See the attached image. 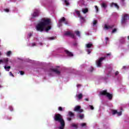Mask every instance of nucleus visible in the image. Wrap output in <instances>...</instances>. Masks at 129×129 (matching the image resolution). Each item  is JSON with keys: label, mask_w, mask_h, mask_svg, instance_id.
Returning <instances> with one entry per match:
<instances>
[{"label": "nucleus", "mask_w": 129, "mask_h": 129, "mask_svg": "<svg viewBox=\"0 0 129 129\" xmlns=\"http://www.w3.org/2000/svg\"><path fill=\"white\" fill-rule=\"evenodd\" d=\"M95 8L96 9V13H98V7L97 6H95Z\"/></svg>", "instance_id": "35"}, {"label": "nucleus", "mask_w": 129, "mask_h": 129, "mask_svg": "<svg viewBox=\"0 0 129 129\" xmlns=\"http://www.w3.org/2000/svg\"><path fill=\"white\" fill-rule=\"evenodd\" d=\"M65 52L66 54L69 56V57H73V53L72 52L68 51V50H65Z\"/></svg>", "instance_id": "13"}, {"label": "nucleus", "mask_w": 129, "mask_h": 129, "mask_svg": "<svg viewBox=\"0 0 129 129\" xmlns=\"http://www.w3.org/2000/svg\"><path fill=\"white\" fill-rule=\"evenodd\" d=\"M51 71H52V72H54V73L57 74L58 75L61 73L57 69H52Z\"/></svg>", "instance_id": "12"}, {"label": "nucleus", "mask_w": 129, "mask_h": 129, "mask_svg": "<svg viewBox=\"0 0 129 129\" xmlns=\"http://www.w3.org/2000/svg\"><path fill=\"white\" fill-rule=\"evenodd\" d=\"M0 87H1V86H0Z\"/></svg>", "instance_id": "58"}, {"label": "nucleus", "mask_w": 129, "mask_h": 129, "mask_svg": "<svg viewBox=\"0 0 129 129\" xmlns=\"http://www.w3.org/2000/svg\"><path fill=\"white\" fill-rule=\"evenodd\" d=\"M77 87H80L81 86V85L78 84V85H77Z\"/></svg>", "instance_id": "49"}, {"label": "nucleus", "mask_w": 129, "mask_h": 129, "mask_svg": "<svg viewBox=\"0 0 129 129\" xmlns=\"http://www.w3.org/2000/svg\"><path fill=\"white\" fill-rule=\"evenodd\" d=\"M0 56H2V53L0 52Z\"/></svg>", "instance_id": "55"}, {"label": "nucleus", "mask_w": 129, "mask_h": 129, "mask_svg": "<svg viewBox=\"0 0 129 129\" xmlns=\"http://www.w3.org/2000/svg\"><path fill=\"white\" fill-rule=\"evenodd\" d=\"M106 96H107V97H108V98L109 100H111V99H112V94H111L109 93H108Z\"/></svg>", "instance_id": "14"}, {"label": "nucleus", "mask_w": 129, "mask_h": 129, "mask_svg": "<svg viewBox=\"0 0 129 129\" xmlns=\"http://www.w3.org/2000/svg\"><path fill=\"white\" fill-rule=\"evenodd\" d=\"M58 110L59 111H63V108H62V107H58Z\"/></svg>", "instance_id": "36"}, {"label": "nucleus", "mask_w": 129, "mask_h": 129, "mask_svg": "<svg viewBox=\"0 0 129 129\" xmlns=\"http://www.w3.org/2000/svg\"><path fill=\"white\" fill-rule=\"evenodd\" d=\"M12 54V51H9L7 53V56H10Z\"/></svg>", "instance_id": "33"}, {"label": "nucleus", "mask_w": 129, "mask_h": 129, "mask_svg": "<svg viewBox=\"0 0 129 129\" xmlns=\"http://www.w3.org/2000/svg\"><path fill=\"white\" fill-rule=\"evenodd\" d=\"M4 68L6 71H10V69H11V66L7 67V66H5Z\"/></svg>", "instance_id": "21"}, {"label": "nucleus", "mask_w": 129, "mask_h": 129, "mask_svg": "<svg viewBox=\"0 0 129 129\" xmlns=\"http://www.w3.org/2000/svg\"><path fill=\"white\" fill-rule=\"evenodd\" d=\"M105 40H106V41H108V37H106Z\"/></svg>", "instance_id": "52"}, {"label": "nucleus", "mask_w": 129, "mask_h": 129, "mask_svg": "<svg viewBox=\"0 0 129 129\" xmlns=\"http://www.w3.org/2000/svg\"><path fill=\"white\" fill-rule=\"evenodd\" d=\"M121 44H124L125 43V39L124 38H121L120 40Z\"/></svg>", "instance_id": "22"}, {"label": "nucleus", "mask_w": 129, "mask_h": 129, "mask_svg": "<svg viewBox=\"0 0 129 129\" xmlns=\"http://www.w3.org/2000/svg\"><path fill=\"white\" fill-rule=\"evenodd\" d=\"M111 7L112 8L113 7H115V8H116L117 10H119V6L117 5L116 3H111Z\"/></svg>", "instance_id": "11"}, {"label": "nucleus", "mask_w": 129, "mask_h": 129, "mask_svg": "<svg viewBox=\"0 0 129 129\" xmlns=\"http://www.w3.org/2000/svg\"><path fill=\"white\" fill-rule=\"evenodd\" d=\"M117 114L118 115H121L122 114V112L120 111V112H117Z\"/></svg>", "instance_id": "40"}, {"label": "nucleus", "mask_w": 129, "mask_h": 129, "mask_svg": "<svg viewBox=\"0 0 129 129\" xmlns=\"http://www.w3.org/2000/svg\"><path fill=\"white\" fill-rule=\"evenodd\" d=\"M19 72L21 75H24V74H25V72H24V71H20Z\"/></svg>", "instance_id": "37"}, {"label": "nucleus", "mask_w": 129, "mask_h": 129, "mask_svg": "<svg viewBox=\"0 0 129 129\" xmlns=\"http://www.w3.org/2000/svg\"><path fill=\"white\" fill-rule=\"evenodd\" d=\"M64 4H66V6H69L70 5L67 0H64Z\"/></svg>", "instance_id": "31"}, {"label": "nucleus", "mask_w": 129, "mask_h": 129, "mask_svg": "<svg viewBox=\"0 0 129 129\" xmlns=\"http://www.w3.org/2000/svg\"><path fill=\"white\" fill-rule=\"evenodd\" d=\"M75 13L77 14L78 17L79 18L81 16V14H80V11L78 10H75Z\"/></svg>", "instance_id": "18"}, {"label": "nucleus", "mask_w": 129, "mask_h": 129, "mask_svg": "<svg viewBox=\"0 0 129 129\" xmlns=\"http://www.w3.org/2000/svg\"><path fill=\"white\" fill-rule=\"evenodd\" d=\"M97 24V20H94L93 22V27H95Z\"/></svg>", "instance_id": "25"}, {"label": "nucleus", "mask_w": 129, "mask_h": 129, "mask_svg": "<svg viewBox=\"0 0 129 129\" xmlns=\"http://www.w3.org/2000/svg\"><path fill=\"white\" fill-rule=\"evenodd\" d=\"M89 107H90V109H91L92 110H93V109H94V107H93V106H92V105H90Z\"/></svg>", "instance_id": "41"}, {"label": "nucleus", "mask_w": 129, "mask_h": 129, "mask_svg": "<svg viewBox=\"0 0 129 129\" xmlns=\"http://www.w3.org/2000/svg\"><path fill=\"white\" fill-rule=\"evenodd\" d=\"M74 46H77V43H74Z\"/></svg>", "instance_id": "51"}, {"label": "nucleus", "mask_w": 129, "mask_h": 129, "mask_svg": "<svg viewBox=\"0 0 129 129\" xmlns=\"http://www.w3.org/2000/svg\"><path fill=\"white\" fill-rule=\"evenodd\" d=\"M68 115L69 117H74V113H73V112H72V111H69V114Z\"/></svg>", "instance_id": "16"}, {"label": "nucleus", "mask_w": 129, "mask_h": 129, "mask_svg": "<svg viewBox=\"0 0 129 129\" xmlns=\"http://www.w3.org/2000/svg\"><path fill=\"white\" fill-rule=\"evenodd\" d=\"M117 31V29L116 28H114L113 30L112 31L111 33L112 34H114V33L116 32Z\"/></svg>", "instance_id": "29"}, {"label": "nucleus", "mask_w": 129, "mask_h": 129, "mask_svg": "<svg viewBox=\"0 0 129 129\" xmlns=\"http://www.w3.org/2000/svg\"><path fill=\"white\" fill-rule=\"evenodd\" d=\"M79 118H80V119H83V118H84V114H81L79 116Z\"/></svg>", "instance_id": "28"}, {"label": "nucleus", "mask_w": 129, "mask_h": 129, "mask_svg": "<svg viewBox=\"0 0 129 129\" xmlns=\"http://www.w3.org/2000/svg\"><path fill=\"white\" fill-rule=\"evenodd\" d=\"M75 33L77 35V36H78V37H80V32H79V31H76L75 32Z\"/></svg>", "instance_id": "27"}, {"label": "nucleus", "mask_w": 129, "mask_h": 129, "mask_svg": "<svg viewBox=\"0 0 129 129\" xmlns=\"http://www.w3.org/2000/svg\"><path fill=\"white\" fill-rule=\"evenodd\" d=\"M71 126L73 127H76V128H77V127L78 126V124H75L74 123H73L71 124Z\"/></svg>", "instance_id": "23"}, {"label": "nucleus", "mask_w": 129, "mask_h": 129, "mask_svg": "<svg viewBox=\"0 0 129 129\" xmlns=\"http://www.w3.org/2000/svg\"><path fill=\"white\" fill-rule=\"evenodd\" d=\"M50 40H54V37H50Z\"/></svg>", "instance_id": "48"}, {"label": "nucleus", "mask_w": 129, "mask_h": 129, "mask_svg": "<svg viewBox=\"0 0 129 129\" xmlns=\"http://www.w3.org/2000/svg\"><path fill=\"white\" fill-rule=\"evenodd\" d=\"M110 55H111V53H110V52L109 53H107V54H106V55H107V56H110Z\"/></svg>", "instance_id": "46"}, {"label": "nucleus", "mask_w": 129, "mask_h": 129, "mask_svg": "<svg viewBox=\"0 0 129 129\" xmlns=\"http://www.w3.org/2000/svg\"><path fill=\"white\" fill-rule=\"evenodd\" d=\"M107 93H108L107 92V90H105L100 92V95H103L104 96H106Z\"/></svg>", "instance_id": "10"}, {"label": "nucleus", "mask_w": 129, "mask_h": 129, "mask_svg": "<svg viewBox=\"0 0 129 129\" xmlns=\"http://www.w3.org/2000/svg\"><path fill=\"white\" fill-rule=\"evenodd\" d=\"M79 18H80V20H81V21H83V23H85V18H84V17H82V16H80Z\"/></svg>", "instance_id": "20"}, {"label": "nucleus", "mask_w": 129, "mask_h": 129, "mask_svg": "<svg viewBox=\"0 0 129 129\" xmlns=\"http://www.w3.org/2000/svg\"><path fill=\"white\" fill-rule=\"evenodd\" d=\"M54 119L55 121L60 123V126H59V129H64V127H65V121H64L62 115L59 113L55 114L54 116Z\"/></svg>", "instance_id": "2"}, {"label": "nucleus", "mask_w": 129, "mask_h": 129, "mask_svg": "<svg viewBox=\"0 0 129 129\" xmlns=\"http://www.w3.org/2000/svg\"><path fill=\"white\" fill-rule=\"evenodd\" d=\"M106 58V56H105L104 57H100L98 60H96V63L97 64V67H101V62H102V61L103 60H105V58Z\"/></svg>", "instance_id": "7"}, {"label": "nucleus", "mask_w": 129, "mask_h": 129, "mask_svg": "<svg viewBox=\"0 0 129 129\" xmlns=\"http://www.w3.org/2000/svg\"><path fill=\"white\" fill-rule=\"evenodd\" d=\"M114 27V25L107 26V25L105 24L104 28L105 30H109V29H113Z\"/></svg>", "instance_id": "9"}, {"label": "nucleus", "mask_w": 129, "mask_h": 129, "mask_svg": "<svg viewBox=\"0 0 129 129\" xmlns=\"http://www.w3.org/2000/svg\"><path fill=\"white\" fill-rule=\"evenodd\" d=\"M116 113H117V111L116 110H113L112 114H116Z\"/></svg>", "instance_id": "34"}, {"label": "nucleus", "mask_w": 129, "mask_h": 129, "mask_svg": "<svg viewBox=\"0 0 129 129\" xmlns=\"http://www.w3.org/2000/svg\"><path fill=\"white\" fill-rule=\"evenodd\" d=\"M82 12L83 14H86L88 13V9L85 8V9H82Z\"/></svg>", "instance_id": "19"}, {"label": "nucleus", "mask_w": 129, "mask_h": 129, "mask_svg": "<svg viewBox=\"0 0 129 129\" xmlns=\"http://www.w3.org/2000/svg\"><path fill=\"white\" fill-rule=\"evenodd\" d=\"M67 120H69V121H71V120H72V118H71V117H68Z\"/></svg>", "instance_id": "43"}, {"label": "nucleus", "mask_w": 129, "mask_h": 129, "mask_svg": "<svg viewBox=\"0 0 129 129\" xmlns=\"http://www.w3.org/2000/svg\"><path fill=\"white\" fill-rule=\"evenodd\" d=\"M32 36H33V34L32 33H29L28 34V37H29V38H31V37H32Z\"/></svg>", "instance_id": "42"}, {"label": "nucleus", "mask_w": 129, "mask_h": 129, "mask_svg": "<svg viewBox=\"0 0 129 129\" xmlns=\"http://www.w3.org/2000/svg\"><path fill=\"white\" fill-rule=\"evenodd\" d=\"M0 75H1V73H0Z\"/></svg>", "instance_id": "57"}, {"label": "nucleus", "mask_w": 129, "mask_h": 129, "mask_svg": "<svg viewBox=\"0 0 129 129\" xmlns=\"http://www.w3.org/2000/svg\"><path fill=\"white\" fill-rule=\"evenodd\" d=\"M74 111L79 112V113H82V112H83L84 110L81 109V106L77 105L75 107Z\"/></svg>", "instance_id": "6"}, {"label": "nucleus", "mask_w": 129, "mask_h": 129, "mask_svg": "<svg viewBox=\"0 0 129 129\" xmlns=\"http://www.w3.org/2000/svg\"><path fill=\"white\" fill-rule=\"evenodd\" d=\"M126 68V67L125 66H123V69H125Z\"/></svg>", "instance_id": "53"}, {"label": "nucleus", "mask_w": 129, "mask_h": 129, "mask_svg": "<svg viewBox=\"0 0 129 129\" xmlns=\"http://www.w3.org/2000/svg\"><path fill=\"white\" fill-rule=\"evenodd\" d=\"M4 12H6V13H9L10 12V9L6 8L4 10Z\"/></svg>", "instance_id": "32"}, {"label": "nucleus", "mask_w": 129, "mask_h": 129, "mask_svg": "<svg viewBox=\"0 0 129 129\" xmlns=\"http://www.w3.org/2000/svg\"><path fill=\"white\" fill-rule=\"evenodd\" d=\"M101 7H102V8H104V9H106L107 6H106V4L105 3H103L102 4V5H101Z\"/></svg>", "instance_id": "26"}, {"label": "nucleus", "mask_w": 129, "mask_h": 129, "mask_svg": "<svg viewBox=\"0 0 129 129\" xmlns=\"http://www.w3.org/2000/svg\"><path fill=\"white\" fill-rule=\"evenodd\" d=\"M80 125L82 127H84V126H86V123H82Z\"/></svg>", "instance_id": "30"}, {"label": "nucleus", "mask_w": 129, "mask_h": 129, "mask_svg": "<svg viewBox=\"0 0 129 129\" xmlns=\"http://www.w3.org/2000/svg\"><path fill=\"white\" fill-rule=\"evenodd\" d=\"M38 16H39V13L37 12H34L32 14L33 18H36V17H38Z\"/></svg>", "instance_id": "17"}, {"label": "nucleus", "mask_w": 129, "mask_h": 129, "mask_svg": "<svg viewBox=\"0 0 129 129\" xmlns=\"http://www.w3.org/2000/svg\"><path fill=\"white\" fill-rule=\"evenodd\" d=\"M51 20L49 19H42L36 26V30L37 32H49L51 30Z\"/></svg>", "instance_id": "1"}, {"label": "nucleus", "mask_w": 129, "mask_h": 129, "mask_svg": "<svg viewBox=\"0 0 129 129\" xmlns=\"http://www.w3.org/2000/svg\"><path fill=\"white\" fill-rule=\"evenodd\" d=\"M87 52H88V54H90L91 53V51L90 50V49H88Z\"/></svg>", "instance_id": "44"}, {"label": "nucleus", "mask_w": 129, "mask_h": 129, "mask_svg": "<svg viewBox=\"0 0 129 129\" xmlns=\"http://www.w3.org/2000/svg\"><path fill=\"white\" fill-rule=\"evenodd\" d=\"M62 23H64L65 25H68L69 23H68V21L66 20V18L65 17H61V19H60L58 20V27L60 28V27H62L63 26V24Z\"/></svg>", "instance_id": "3"}, {"label": "nucleus", "mask_w": 129, "mask_h": 129, "mask_svg": "<svg viewBox=\"0 0 129 129\" xmlns=\"http://www.w3.org/2000/svg\"><path fill=\"white\" fill-rule=\"evenodd\" d=\"M34 46H36V43H32V46L34 47Z\"/></svg>", "instance_id": "47"}, {"label": "nucleus", "mask_w": 129, "mask_h": 129, "mask_svg": "<svg viewBox=\"0 0 129 129\" xmlns=\"http://www.w3.org/2000/svg\"><path fill=\"white\" fill-rule=\"evenodd\" d=\"M122 1V2H124V0H121Z\"/></svg>", "instance_id": "56"}, {"label": "nucleus", "mask_w": 129, "mask_h": 129, "mask_svg": "<svg viewBox=\"0 0 129 129\" xmlns=\"http://www.w3.org/2000/svg\"><path fill=\"white\" fill-rule=\"evenodd\" d=\"M127 39L129 40V36H127Z\"/></svg>", "instance_id": "54"}, {"label": "nucleus", "mask_w": 129, "mask_h": 129, "mask_svg": "<svg viewBox=\"0 0 129 129\" xmlns=\"http://www.w3.org/2000/svg\"><path fill=\"white\" fill-rule=\"evenodd\" d=\"M64 35L70 36V37H71V38H72V39H76V37H75V34L74 33H71V32L70 31H66L64 33Z\"/></svg>", "instance_id": "5"}, {"label": "nucleus", "mask_w": 129, "mask_h": 129, "mask_svg": "<svg viewBox=\"0 0 129 129\" xmlns=\"http://www.w3.org/2000/svg\"><path fill=\"white\" fill-rule=\"evenodd\" d=\"M85 100H86V101H89V100L88 99V98H85Z\"/></svg>", "instance_id": "50"}, {"label": "nucleus", "mask_w": 129, "mask_h": 129, "mask_svg": "<svg viewBox=\"0 0 129 129\" xmlns=\"http://www.w3.org/2000/svg\"><path fill=\"white\" fill-rule=\"evenodd\" d=\"M9 62L8 58H5L3 59H0V64L1 63H4L6 65H8V62Z\"/></svg>", "instance_id": "8"}, {"label": "nucleus", "mask_w": 129, "mask_h": 129, "mask_svg": "<svg viewBox=\"0 0 129 129\" xmlns=\"http://www.w3.org/2000/svg\"><path fill=\"white\" fill-rule=\"evenodd\" d=\"M82 97H83V95L81 93L78 95V99H82Z\"/></svg>", "instance_id": "24"}, {"label": "nucleus", "mask_w": 129, "mask_h": 129, "mask_svg": "<svg viewBox=\"0 0 129 129\" xmlns=\"http://www.w3.org/2000/svg\"><path fill=\"white\" fill-rule=\"evenodd\" d=\"M9 74L10 75V76H12L13 77H15V76H14V75L13 74V73H12V72H10L9 73Z\"/></svg>", "instance_id": "39"}, {"label": "nucleus", "mask_w": 129, "mask_h": 129, "mask_svg": "<svg viewBox=\"0 0 129 129\" xmlns=\"http://www.w3.org/2000/svg\"><path fill=\"white\" fill-rule=\"evenodd\" d=\"M118 73H119L118 72H117V71L115 73V76H116V75H118Z\"/></svg>", "instance_id": "45"}, {"label": "nucleus", "mask_w": 129, "mask_h": 129, "mask_svg": "<svg viewBox=\"0 0 129 129\" xmlns=\"http://www.w3.org/2000/svg\"><path fill=\"white\" fill-rule=\"evenodd\" d=\"M127 18H128V15L124 14L121 18V25H122L123 27H124V25H125V24H126Z\"/></svg>", "instance_id": "4"}, {"label": "nucleus", "mask_w": 129, "mask_h": 129, "mask_svg": "<svg viewBox=\"0 0 129 129\" xmlns=\"http://www.w3.org/2000/svg\"><path fill=\"white\" fill-rule=\"evenodd\" d=\"M94 70V68H93V67H91V69L90 70V72H93V71Z\"/></svg>", "instance_id": "38"}, {"label": "nucleus", "mask_w": 129, "mask_h": 129, "mask_svg": "<svg viewBox=\"0 0 129 129\" xmlns=\"http://www.w3.org/2000/svg\"><path fill=\"white\" fill-rule=\"evenodd\" d=\"M92 46H93V44L91 42L86 44V47L87 48H91Z\"/></svg>", "instance_id": "15"}]
</instances>
